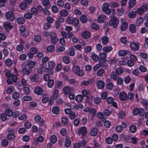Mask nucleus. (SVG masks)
<instances>
[{
  "instance_id": "1",
  "label": "nucleus",
  "mask_w": 148,
  "mask_h": 148,
  "mask_svg": "<svg viewBox=\"0 0 148 148\" xmlns=\"http://www.w3.org/2000/svg\"><path fill=\"white\" fill-rule=\"evenodd\" d=\"M109 5L108 3H104L102 6V10L107 14H112V15H114L115 14V10L113 8H109Z\"/></svg>"
},
{
  "instance_id": "2",
  "label": "nucleus",
  "mask_w": 148,
  "mask_h": 148,
  "mask_svg": "<svg viewBox=\"0 0 148 148\" xmlns=\"http://www.w3.org/2000/svg\"><path fill=\"white\" fill-rule=\"evenodd\" d=\"M119 23V19L115 16L111 18L109 22V25L112 27L114 28H116Z\"/></svg>"
},
{
  "instance_id": "3",
  "label": "nucleus",
  "mask_w": 148,
  "mask_h": 148,
  "mask_svg": "<svg viewBox=\"0 0 148 148\" xmlns=\"http://www.w3.org/2000/svg\"><path fill=\"white\" fill-rule=\"evenodd\" d=\"M72 71L73 73L80 77L84 75V72L82 70H80V67L77 65L74 66Z\"/></svg>"
},
{
  "instance_id": "4",
  "label": "nucleus",
  "mask_w": 148,
  "mask_h": 148,
  "mask_svg": "<svg viewBox=\"0 0 148 148\" xmlns=\"http://www.w3.org/2000/svg\"><path fill=\"white\" fill-rule=\"evenodd\" d=\"M55 64L53 61H50L48 63V68H46L44 69V71L50 74H52L53 72L52 70L54 68Z\"/></svg>"
},
{
  "instance_id": "5",
  "label": "nucleus",
  "mask_w": 148,
  "mask_h": 148,
  "mask_svg": "<svg viewBox=\"0 0 148 148\" xmlns=\"http://www.w3.org/2000/svg\"><path fill=\"white\" fill-rule=\"evenodd\" d=\"M133 113L134 115H137L138 114L140 116H143L145 111L143 109L140 108L139 109L137 108H135L133 111Z\"/></svg>"
},
{
  "instance_id": "6",
  "label": "nucleus",
  "mask_w": 148,
  "mask_h": 148,
  "mask_svg": "<svg viewBox=\"0 0 148 148\" xmlns=\"http://www.w3.org/2000/svg\"><path fill=\"white\" fill-rule=\"evenodd\" d=\"M78 132L79 136L81 135V137L82 138L85 137L87 134V129L84 126L82 127L79 129Z\"/></svg>"
},
{
  "instance_id": "7",
  "label": "nucleus",
  "mask_w": 148,
  "mask_h": 148,
  "mask_svg": "<svg viewBox=\"0 0 148 148\" xmlns=\"http://www.w3.org/2000/svg\"><path fill=\"white\" fill-rule=\"evenodd\" d=\"M19 30L21 34L24 37H26L29 35V32L26 29L25 26L22 25L20 27Z\"/></svg>"
},
{
  "instance_id": "8",
  "label": "nucleus",
  "mask_w": 148,
  "mask_h": 148,
  "mask_svg": "<svg viewBox=\"0 0 148 148\" xmlns=\"http://www.w3.org/2000/svg\"><path fill=\"white\" fill-rule=\"evenodd\" d=\"M6 19L10 21H13L15 18V16L12 12L9 11L7 12L5 14Z\"/></svg>"
},
{
  "instance_id": "9",
  "label": "nucleus",
  "mask_w": 148,
  "mask_h": 148,
  "mask_svg": "<svg viewBox=\"0 0 148 148\" xmlns=\"http://www.w3.org/2000/svg\"><path fill=\"white\" fill-rule=\"evenodd\" d=\"M148 10V5H143L137 10V13L141 15L145 12Z\"/></svg>"
},
{
  "instance_id": "10",
  "label": "nucleus",
  "mask_w": 148,
  "mask_h": 148,
  "mask_svg": "<svg viewBox=\"0 0 148 148\" xmlns=\"http://www.w3.org/2000/svg\"><path fill=\"white\" fill-rule=\"evenodd\" d=\"M5 113L8 116H13V117H16L18 116V112H14L13 113L10 109H7L5 111Z\"/></svg>"
},
{
  "instance_id": "11",
  "label": "nucleus",
  "mask_w": 148,
  "mask_h": 148,
  "mask_svg": "<svg viewBox=\"0 0 148 148\" xmlns=\"http://www.w3.org/2000/svg\"><path fill=\"white\" fill-rule=\"evenodd\" d=\"M99 56L100 58V60L99 62L100 63H103L106 61L107 54L106 53H101L99 54Z\"/></svg>"
},
{
  "instance_id": "12",
  "label": "nucleus",
  "mask_w": 148,
  "mask_h": 148,
  "mask_svg": "<svg viewBox=\"0 0 148 148\" xmlns=\"http://www.w3.org/2000/svg\"><path fill=\"white\" fill-rule=\"evenodd\" d=\"M50 36L51 38V40L52 43H57L58 41V39L57 37L56 34L55 33H51Z\"/></svg>"
},
{
  "instance_id": "13",
  "label": "nucleus",
  "mask_w": 148,
  "mask_h": 148,
  "mask_svg": "<svg viewBox=\"0 0 148 148\" xmlns=\"http://www.w3.org/2000/svg\"><path fill=\"white\" fill-rule=\"evenodd\" d=\"M12 96L13 99L16 100L14 102V104L15 106H18V93L17 92H14L12 94Z\"/></svg>"
},
{
  "instance_id": "14",
  "label": "nucleus",
  "mask_w": 148,
  "mask_h": 148,
  "mask_svg": "<svg viewBox=\"0 0 148 148\" xmlns=\"http://www.w3.org/2000/svg\"><path fill=\"white\" fill-rule=\"evenodd\" d=\"M34 92L37 95H43L44 90L42 89L40 87L37 86L35 88Z\"/></svg>"
},
{
  "instance_id": "15",
  "label": "nucleus",
  "mask_w": 148,
  "mask_h": 148,
  "mask_svg": "<svg viewBox=\"0 0 148 148\" xmlns=\"http://www.w3.org/2000/svg\"><path fill=\"white\" fill-rule=\"evenodd\" d=\"M130 47L132 49L136 51L138 50L139 46L138 44L134 42H132L130 44Z\"/></svg>"
},
{
  "instance_id": "16",
  "label": "nucleus",
  "mask_w": 148,
  "mask_h": 148,
  "mask_svg": "<svg viewBox=\"0 0 148 148\" xmlns=\"http://www.w3.org/2000/svg\"><path fill=\"white\" fill-rule=\"evenodd\" d=\"M107 102L110 104H112V106L117 108V107L116 103L114 101V99L112 97H110L108 98L106 100Z\"/></svg>"
},
{
  "instance_id": "17",
  "label": "nucleus",
  "mask_w": 148,
  "mask_h": 148,
  "mask_svg": "<svg viewBox=\"0 0 148 148\" xmlns=\"http://www.w3.org/2000/svg\"><path fill=\"white\" fill-rule=\"evenodd\" d=\"M82 37L85 39L89 38L91 36L90 32L88 31H85L81 33Z\"/></svg>"
},
{
  "instance_id": "18",
  "label": "nucleus",
  "mask_w": 148,
  "mask_h": 148,
  "mask_svg": "<svg viewBox=\"0 0 148 148\" xmlns=\"http://www.w3.org/2000/svg\"><path fill=\"white\" fill-rule=\"evenodd\" d=\"M39 78V76L37 74L35 73L29 77L31 82H37Z\"/></svg>"
},
{
  "instance_id": "19",
  "label": "nucleus",
  "mask_w": 148,
  "mask_h": 148,
  "mask_svg": "<svg viewBox=\"0 0 148 148\" xmlns=\"http://www.w3.org/2000/svg\"><path fill=\"white\" fill-rule=\"evenodd\" d=\"M3 25L4 28L7 30H10L12 28L11 24L9 22H6L4 23Z\"/></svg>"
},
{
  "instance_id": "20",
  "label": "nucleus",
  "mask_w": 148,
  "mask_h": 148,
  "mask_svg": "<svg viewBox=\"0 0 148 148\" xmlns=\"http://www.w3.org/2000/svg\"><path fill=\"white\" fill-rule=\"evenodd\" d=\"M121 24L120 27V29L122 31H124L128 27V24L127 22L123 21L121 22Z\"/></svg>"
},
{
  "instance_id": "21",
  "label": "nucleus",
  "mask_w": 148,
  "mask_h": 148,
  "mask_svg": "<svg viewBox=\"0 0 148 148\" xmlns=\"http://www.w3.org/2000/svg\"><path fill=\"white\" fill-rule=\"evenodd\" d=\"M105 85V83L102 80H99L97 82V86L100 89H103Z\"/></svg>"
},
{
  "instance_id": "22",
  "label": "nucleus",
  "mask_w": 148,
  "mask_h": 148,
  "mask_svg": "<svg viewBox=\"0 0 148 148\" xmlns=\"http://www.w3.org/2000/svg\"><path fill=\"white\" fill-rule=\"evenodd\" d=\"M94 82V81L93 79H88L87 81H84L82 82V85L85 86H87L90 84H93Z\"/></svg>"
},
{
  "instance_id": "23",
  "label": "nucleus",
  "mask_w": 148,
  "mask_h": 148,
  "mask_svg": "<svg viewBox=\"0 0 148 148\" xmlns=\"http://www.w3.org/2000/svg\"><path fill=\"white\" fill-rule=\"evenodd\" d=\"M106 18V16L103 14L98 16V21L100 23H103L105 20Z\"/></svg>"
},
{
  "instance_id": "24",
  "label": "nucleus",
  "mask_w": 148,
  "mask_h": 148,
  "mask_svg": "<svg viewBox=\"0 0 148 148\" xmlns=\"http://www.w3.org/2000/svg\"><path fill=\"white\" fill-rule=\"evenodd\" d=\"M127 97V94L124 92H121L119 94V98L122 101H125Z\"/></svg>"
},
{
  "instance_id": "25",
  "label": "nucleus",
  "mask_w": 148,
  "mask_h": 148,
  "mask_svg": "<svg viewBox=\"0 0 148 148\" xmlns=\"http://www.w3.org/2000/svg\"><path fill=\"white\" fill-rule=\"evenodd\" d=\"M98 132V130L96 127L92 129L90 132V134L92 136H96Z\"/></svg>"
},
{
  "instance_id": "26",
  "label": "nucleus",
  "mask_w": 148,
  "mask_h": 148,
  "mask_svg": "<svg viewBox=\"0 0 148 148\" xmlns=\"http://www.w3.org/2000/svg\"><path fill=\"white\" fill-rule=\"evenodd\" d=\"M113 49L112 47L110 46H106L103 47L102 48V50L106 52H109L111 51Z\"/></svg>"
},
{
  "instance_id": "27",
  "label": "nucleus",
  "mask_w": 148,
  "mask_h": 148,
  "mask_svg": "<svg viewBox=\"0 0 148 148\" xmlns=\"http://www.w3.org/2000/svg\"><path fill=\"white\" fill-rule=\"evenodd\" d=\"M65 146L67 147H69L71 143V141L69 139V138L68 136H66L65 137Z\"/></svg>"
},
{
  "instance_id": "28",
  "label": "nucleus",
  "mask_w": 148,
  "mask_h": 148,
  "mask_svg": "<svg viewBox=\"0 0 148 148\" xmlns=\"http://www.w3.org/2000/svg\"><path fill=\"white\" fill-rule=\"evenodd\" d=\"M129 28L130 31L132 33H135L136 31V26L133 24H131L129 26Z\"/></svg>"
},
{
  "instance_id": "29",
  "label": "nucleus",
  "mask_w": 148,
  "mask_h": 148,
  "mask_svg": "<svg viewBox=\"0 0 148 148\" xmlns=\"http://www.w3.org/2000/svg\"><path fill=\"white\" fill-rule=\"evenodd\" d=\"M31 70H28L26 68L23 69L21 71L23 74L24 75H29L30 74Z\"/></svg>"
},
{
  "instance_id": "30",
  "label": "nucleus",
  "mask_w": 148,
  "mask_h": 148,
  "mask_svg": "<svg viewBox=\"0 0 148 148\" xmlns=\"http://www.w3.org/2000/svg\"><path fill=\"white\" fill-rule=\"evenodd\" d=\"M118 74L115 72H112L111 74L110 77L111 78L114 80L117 81L118 80V77L117 76Z\"/></svg>"
},
{
  "instance_id": "31",
  "label": "nucleus",
  "mask_w": 148,
  "mask_h": 148,
  "mask_svg": "<svg viewBox=\"0 0 148 148\" xmlns=\"http://www.w3.org/2000/svg\"><path fill=\"white\" fill-rule=\"evenodd\" d=\"M60 14L61 16L66 17L68 15V12L66 10H62L60 11Z\"/></svg>"
},
{
  "instance_id": "32",
  "label": "nucleus",
  "mask_w": 148,
  "mask_h": 148,
  "mask_svg": "<svg viewBox=\"0 0 148 148\" xmlns=\"http://www.w3.org/2000/svg\"><path fill=\"white\" fill-rule=\"evenodd\" d=\"M60 110V109L57 106L53 107L52 109V112L56 114H58L59 113Z\"/></svg>"
},
{
  "instance_id": "33",
  "label": "nucleus",
  "mask_w": 148,
  "mask_h": 148,
  "mask_svg": "<svg viewBox=\"0 0 148 148\" xmlns=\"http://www.w3.org/2000/svg\"><path fill=\"white\" fill-rule=\"evenodd\" d=\"M20 7L22 10H25L27 7V3L25 2H22L20 4Z\"/></svg>"
},
{
  "instance_id": "34",
  "label": "nucleus",
  "mask_w": 148,
  "mask_h": 148,
  "mask_svg": "<svg viewBox=\"0 0 148 148\" xmlns=\"http://www.w3.org/2000/svg\"><path fill=\"white\" fill-rule=\"evenodd\" d=\"M71 91V89L69 86H66L63 89V92L65 95H68Z\"/></svg>"
},
{
  "instance_id": "35",
  "label": "nucleus",
  "mask_w": 148,
  "mask_h": 148,
  "mask_svg": "<svg viewBox=\"0 0 148 148\" xmlns=\"http://www.w3.org/2000/svg\"><path fill=\"white\" fill-rule=\"evenodd\" d=\"M136 3V0H130L129 1V8H131L134 7Z\"/></svg>"
},
{
  "instance_id": "36",
  "label": "nucleus",
  "mask_w": 148,
  "mask_h": 148,
  "mask_svg": "<svg viewBox=\"0 0 148 148\" xmlns=\"http://www.w3.org/2000/svg\"><path fill=\"white\" fill-rule=\"evenodd\" d=\"M136 15V13L135 12L132 11L130 12L128 14V16L130 18H135Z\"/></svg>"
},
{
  "instance_id": "37",
  "label": "nucleus",
  "mask_w": 148,
  "mask_h": 148,
  "mask_svg": "<svg viewBox=\"0 0 148 148\" xmlns=\"http://www.w3.org/2000/svg\"><path fill=\"white\" fill-rule=\"evenodd\" d=\"M143 19L142 17H140L138 18L136 22L137 26H139L143 23Z\"/></svg>"
},
{
  "instance_id": "38",
  "label": "nucleus",
  "mask_w": 148,
  "mask_h": 148,
  "mask_svg": "<svg viewBox=\"0 0 148 148\" xmlns=\"http://www.w3.org/2000/svg\"><path fill=\"white\" fill-rule=\"evenodd\" d=\"M83 99V97L81 95H78L76 96L75 98L76 101L78 102L82 101Z\"/></svg>"
},
{
  "instance_id": "39",
  "label": "nucleus",
  "mask_w": 148,
  "mask_h": 148,
  "mask_svg": "<svg viewBox=\"0 0 148 148\" xmlns=\"http://www.w3.org/2000/svg\"><path fill=\"white\" fill-rule=\"evenodd\" d=\"M80 20L82 23H85L87 22V18L85 15H82L80 17Z\"/></svg>"
},
{
  "instance_id": "40",
  "label": "nucleus",
  "mask_w": 148,
  "mask_h": 148,
  "mask_svg": "<svg viewBox=\"0 0 148 148\" xmlns=\"http://www.w3.org/2000/svg\"><path fill=\"white\" fill-rule=\"evenodd\" d=\"M130 130L132 133H135L136 130V127L135 125H131L130 127Z\"/></svg>"
},
{
  "instance_id": "41",
  "label": "nucleus",
  "mask_w": 148,
  "mask_h": 148,
  "mask_svg": "<svg viewBox=\"0 0 148 148\" xmlns=\"http://www.w3.org/2000/svg\"><path fill=\"white\" fill-rule=\"evenodd\" d=\"M31 13L34 15H37L38 13L37 9L35 7L32 8L31 9Z\"/></svg>"
},
{
  "instance_id": "42",
  "label": "nucleus",
  "mask_w": 148,
  "mask_h": 148,
  "mask_svg": "<svg viewBox=\"0 0 148 148\" xmlns=\"http://www.w3.org/2000/svg\"><path fill=\"white\" fill-rule=\"evenodd\" d=\"M35 64V62L34 61H30L27 64V65L28 66L29 69H31L33 68L34 67Z\"/></svg>"
},
{
  "instance_id": "43",
  "label": "nucleus",
  "mask_w": 148,
  "mask_h": 148,
  "mask_svg": "<svg viewBox=\"0 0 148 148\" xmlns=\"http://www.w3.org/2000/svg\"><path fill=\"white\" fill-rule=\"evenodd\" d=\"M102 41L103 44L105 45H106L108 42V38L106 36H105L102 38Z\"/></svg>"
},
{
  "instance_id": "44",
  "label": "nucleus",
  "mask_w": 148,
  "mask_h": 148,
  "mask_svg": "<svg viewBox=\"0 0 148 148\" xmlns=\"http://www.w3.org/2000/svg\"><path fill=\"white\" fill-rule=\"evenodd\" d=\"M50 141L53 143H55L57 141L56 136L55 135L51 136L50 138Z\"/></svg>"
},
{
  "instance_id": "45",
  "label": "nucleus",
  "mask_w": 148,
  "mask_h": 148,
  "mask_svg": "<svg viewBox=\"0 0 148 148\" xmlns=\"http://www.w3.org/2000/svg\"><path fill=\"white\" fill-rule=\"evenodd\" d=\"M25 18L27 19H30L32 17V14L30 12H27L24 15Z\"/></svg>"
},
{
  "instance_id": "46",
  "label": "nucleus",
  "mask_w": 148,
  "mask_h": 148,
  "mask_svg": "<svg viewBox=\"0 0 148 148\" xmlns=\"http://www.w3.org/2000/svg\"><path fill=\"white\" fill-rule=\"evenodd\" d=\"M79 21V19L77 18H73L72 24L76 25L78 24Z\"/></svg>"
},
{
  "instance_id": "47",
  "label": "nucleus",
  "mask_w": 148,
  "mask_h": 148,
  "mask_svg": "<svg viewBox=\"0 0 148 148\" xmlns=\"http://www.w3.org/2000/svg\"><path fill=\"white\" fill-rule=\"evenodd\" d=\"M127 54V52L124 50H120L118 52L119 55L121 56H125Z\"/></svg>"
},
{
  "instance_id": "48",
  "label": "nucleus",
  "mask_w": 148,
  "mask_h": 148,
  "mask_svg": "<svg viewBox=\"0 0 148 148\" xmlns=\"http://www.w3.org/2000/svg\"><path fill=\"white\" fill-rule=\"evenodd\" d=\"M54 46L53 45H51L47 48V50L48 52H52L54 49Z\"/></svg>"
},
{
  "instance_id": "49",
  "label": "nucleus",
  "mask_w": 148,
  "mask_h": 148,
  "mask_svg": "<svg viewBox=\"0 0 148 148\" xmlns=\"http://www.w3.org/2000/svg\"><path fill=\"white\" fill-rule=\"evenodd\" d=\"M5 64L8 66H10L12 64V60L10 59H8L5 60Z\"/></svg>"
},
{
  "instance_id": "50",
  "label": "nucleus",
  "mask_w": 148,
  "mask_h": 148,
  "mask_svg": "<svg viewBox=\"0 0 148 148\" xmlns=\"http://www.w3.org/2000/svg\"><path fill=\"white\" fill-rule=\"evenodd\" d=\"M110 6L112 8H115L117 7L118 6V4L115 2H112L110 3L109 4Z\"/></svg>"
},
{
  "instance_id": "51",
  "label": "nucleus",
  "mask_w": 148,
  "mask_h": 148,
  "mask_svg": "<svg viewBox=\"0 0 148 148\" xmlns=\"http://www.w3.org/2000/svg\"><path fill=\"white\" fill-rule=\"evenodd\" d=\"M42 5L45 6H48L50 4L49 0H42Z\"/></svg>"
},
{
  "instance_id": "52",
  "label": "nucleus",
  "mask_w": 148,
  "mask_h": 148,
  "mask_svg": "<svg viewBox=\"0 0 148 148\" xmlns=\"http://www.w3.org/2000/svg\"><path fill=\"white\" fill-rule=\"evenodd\" d=\"M65 50V47L62 46H60L56 50V52L59 53L60 52H63Z\"/></svg>"
},
{
  "instance_id": "53",
  "label": "nucleus",
  "mask_w": 148,
  "mask_h": 148,
  "mask_svg": "<svg viewBox=\"0 0 148 148\" xmlns=\"http://www.w3.org/2000/svg\"><path fill=\"white\" fill-rule=\"evenodd\" d=\"M8 143V140L6 139H3L2 141L1 144L2 145L3 147L7 146Z\"/></svg>"
},
{
  "instance_id": "54",
  "label": "nucleus",
  "mask_w": 148,
  "mask_h": 148,
  "mask_svg": "<svg viewBox=\"0 0 148 148\" xmlns=\"http://www.w3.org/2000/svg\"><path fill=\"white\" fill-rule=\"evenodd\" d=\"M63 61L64 63L68 64L70 62L69 58L68 57L65 56L63 58Z\"/></svg>"
},
{
  "instance_id": "55",
  "label": "nucleus",
  "mask_w": 148,
  "mask_h": 148,
  "mask_svg": "<svg viewBox=\"0 0 148 148\" xmlns=\"http://www.w3.org/2000/svg\"><path fill=\"white\" fill-rule=\"evenodd\" d=\"M62 122L63 124L66 125L68 123V119L66 117H63L62 119Z\"/></svg>"
},
{
  "instance_id": "56",
  "label": "nucleus",
  "mask_w": 148,
  "mask_h": 148,
  "mask_svg": "<svg viewBox=\"0 0 148 148\" xmlns=\"http://www.w3.org/2000/svg\"><path fill=\"white\" fill-rule=\"evenodd\" d=\"M131 79L130 77L129 76H127L124 78V82L126 84H128L130 82Z\"/></svg>"
},
{
  "instance_id": "57",
  "label": "nucleus",
  "mask_w": 148,
  "mask_h": 148,
  "mask_svg": "<svg viewBox=\"0 0 148 148\" xmlns=\"http://www.w3.org/2000/svg\"><path fill=\"white\" fill-rule=\"evenodd\" d=\"M103 114L106 116H109L110 114V112L108 109H105L103 112Z\"/></svg>"
},
{
  "instance_id": "58",
  "label": "nucleus",
  "mask_w": 148,
  "mask_h": 148,
  "mask_svg": "<svg viewBox=\"0 0 148 148\" xmlns=\"http://www.w3.org/2000/svg\"><path fill=\"white\" fill-rule=\"evenodd\" d=\"M8 138L9 140H14L15 138V136L13 134H9L8 136Z\"/></svg>"
},
{
  "instance_id": "59",
  "label": "nucleus",
  "mask_w": 148,
  "mask_h": 148,
  "mask_svg": "<svg viewBox=\"0 0 148 148\" xmlns=\"http://www.w3.org/2000/svg\"><path fill=\"white\" fill-rule=\"evenodd\" d=\"M57 5L60 7L63 6L64 5V3L62 0H58L57 2Z\"/></svg>"
},
{
  "instance_id": "60",
  "label": "nucleus",
  "mask_w": 148,
  "mask_h": 148,
  "mask_svg": "<svg viewBox=\"0 0 148 148\" xmlns=\"http://www.w3.org/2000/svg\"><path fill=\"white\" fill-rule=\"evenodd\" d=\"M37 50L36 48L32 47L30 49L29 52L34 55L36 54L37 53Z\"/></svg>"
},
{
  "instance_id": "61",
  "label": "nucleus",
  "mask_w": 148,
  "mask_h": 148,
  "mask_svg": "<svg viewBox=\"0 0 148 148\" xmlns=\"http://www.w3.org/2000/svg\"><path fill=\"white\" fill-rule=\"evenodd\" d=\"M123 127L121 125H118L116 127V130L118 132L120 133L123 130Z\"/></svg>"
},
{
  "instance_id": "62",
  "label": "nucleus",
  "mask_w": 148,
  "mask_h": 148,
  "mask_svg": "<svg viewBox=\"0 0 148 148\" xmlns=\"http://www.w3.org/2000/svg\"><path fill=\"white\" fill-rule=\"evenodd\" d=\"M41 37L40 35H37L34 36V40L36 42H39L41 40Z\"/></svg>"
},
{
  "instance_id": "63",
  "label": "nucleus",
  "mask_w": 148,
  "mask_h": 148,
  "mask_svg": "<svg viewBox=\"0 0 148 148\" xmlns=\"http://www.w3.org/2000/svg\"><path fill=\"white\" fill-rule=\"evenodd\" d=\"M91 26L92 29L96 30H97L99 29V25L96 23H93Z\"/></svg>"
},
{
  "instance_id": "64",
  "label": "nucleus",
  "mask_w": 148,
  "mask_h": 148,
  "mask_svg": "<svg viewBox=\"0 0 148 148\" xmlns=\"http://www.w3.org/2000/svg\"><path fill=\"white\" fill-rule=\"evenodd\" d=\"M27 116L26 115L24 114L19 116V120L25 121L27 119Z\"/></svg>"
}]
</instances>
